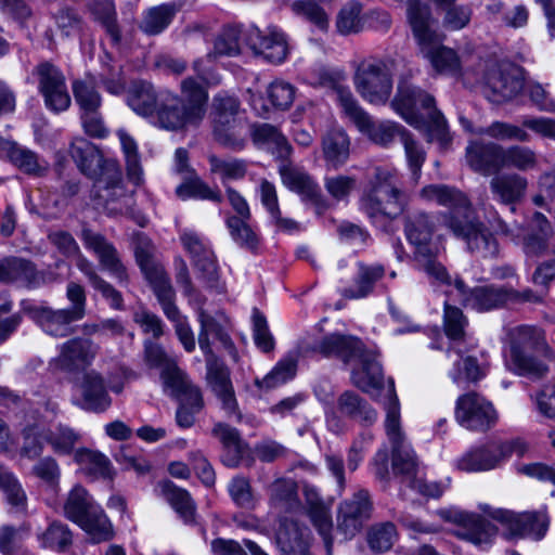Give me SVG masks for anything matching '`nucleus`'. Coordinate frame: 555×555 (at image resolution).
I'll return each mask as SVG.
<instances>
[{
	"mask_svg": "<svg viewBox=\"0 0 555 555\" xmlns=\"http://www.w3.org/2000/svg\"><path fill=\"white\" fill-rule=\"evenodd\" d=\"M440 515L447 521L457 526L454 535L461 540L473 543L476 546L490 545L498 534L496 526L492 525L485 517L464 511L446 509Z\"/></svg>",
	"mask_w": 555,
	"mask_h": 555,
	"instance_id": "dca6fc26",
	"label": "nucleus"
},
{
	"mask_svg": "<svg viewBox=\"0 0 555 555\" xmlns=\"http://www.w3.org/2000/svg\"><path fill=\"white\" fill-rule=\"evenodd\" d=\"M184 248L191 255L193 264L205 285L209 288L221 289L219 273L215 255L195 233L188 232L181 235Z\"/></svg>",
	"mask_w": 555,
	"mask_h": 555,
	"instance_id": "393cba45",
	"label": "nucleus"
},
{
	"mask_svg": "<svg viewBox=\"0 0 555 555\" xmlns=\"http://www.w3.org/2000/svg\"><path fill=\"white\" fill-rule=\"evenodd\" d=\"M363 349V344L358 338L343 334L325 336L317 347V350L324 357H334L345 363L356 360Z\"/></svg>",
	"mask_w": 555,
	"mask_h": 555,
	"instance_id": "72a5a7b5",
	"label": "nucleus"
},
{
	"mask_svg": "<svg viewBox=\"0 0 555 555\" xmlns=\"http://www.w3.org/2000/svg\"><path fill=\"white\" fill-rule=\"evenodd\" d=\"M493 198L504 205L514 206L520 203L528 189V180L518 172L494 173L489 182Z\"/></svg>",
	"mask_w": 555,
	"mask_h": 555,
	"instance_id": "7c9ffc66",
	"label": "nucleus"
},
{
	"mask_svg": "<svg viewBox=\"0 0 555 555\" xmlns=\"http://www.w3.org/2000/svg\"><path fill=\"white\" fill-rule=\"evenodd\" d=\"M418 95V111H424L428 118L429 139L437 141L442 147H447L451 141L447 121L443 115L437 109L435 98L422 89Z\"/></svg>",
	"mask_w": 555,
	"mask_h": 555,
	"instance_id": "c03bdc74",
	"label": "nucleus"
},
{
	"mask_svg": "<svg viewBox=\"0 0 555 555\" xmlns=\"http://www.w3.org/2000/svg\"><path fill=\"white\" fill-rule=\"evenodd\" d=\"M208 92L194 77L180 82V94L168 89L160 90L159 106L153 124L172 132L197 128L207 112Z\"/></svg>",
	"mask_w": 555,
	"mask_h": 555,
	"instance_id": "f03ea898",
	"label": "nucleus"
},
{
	"mask_svg": "<svg viewBox=\"0 0 555 555\" xmlns=\"http://www.w3.org/2000/svg\"><path fill=\"white\" fill-rule=\"evenodd\" d=\"M495 441L470 449L457 460V468L464 472H485L495 468L501 460Z\"/></svg>",
	"mask_w": 555,
	"mask_h": 555,
	"instance_id": "e433bc0d",
	"label": "nucleus"
},
{
	"mask_svg": "<svg viewBox=\"0 0 555 555\" xmlns=\"http://www.w3.org/2000/svg\"><path fill=\"white\" fill-rule=\"evenodd\" d=\"M455 354L454 367L450 373L451 378L454 383L460 384L461 382H478L486 375V370L481 366L477 359L472 356H464L463 351L457 347H452L448 351V357L452 358Z\"/></svg>",
	"mask_w": 555,
	"mask_h": 555,
	"instance_id": "4d7b16f0",
	"label": "nucleus"
},
{
	"mask_svg": "<svg viewBox=\"0 0 555 555\" xmlns=\"http://www.w3.org/2000/svg\"><path fill=\"white\" fill-rule=\"evenodd\" d=\"M99 506L88 493V491L76 485L68 493L67 499L64 503L63 509L65 516L77 524L86 515H89L91 509Z\"/></svg>",
	"mask_w": 555,
	"mask_h": 555,
	"instance_id": "0e129e2a",
	"label": "nucleus"
},
{
	"mask_svg": "<svg viewBox=\"0 0 555 555\" xmlns=\"http://www.w3.org/2000/svg\"><path fill=\"white\" fill-rule=\"evenodd\" d=\"M92 198L109 215H131L133 212L134 199L132 193L128 192L122 183L120 169L118 177L101 179L100 182L93 184Z\"/></svg>",
	"mask_w": 555,
	"mask_h": 555,
	"instance_id": "412c9836",
	"label": "nucleus"
},
{
	"mask_svg": "<svg viewBox=\"0 0 555 555\" xmlns=\"http://www.w3.org/2000/svg\"><path fill=\"white\" fill-rule=\"evenodd\" d=\"M212 135L216 142L232 151H242L248 137L247 120L237 98L218 93L212 100Z\"/></svg>",
	"mask_w": 555,
	"mask_h": 555,
	"instance_id": "39448f33",
	"label": "nucleus"
},
{
	"mask_svg": "<svg viewBox=\"0 0 555 555\" xmlns=\"http://www.w3.org/2000/svg\"><path fill=\"white\" fill-rule=\"evenodd\" d=\"M356 360H359V365L352 369L351 383L362 391L374 396L384 388V374L376 354L363 349Z\"/></svg>",
	"mask_w": 555,
	"mask_h": 555,
	"instance_id": "c85d7f7f",
	"label": "nucleus"
},
{
	"mask_svg": "<svg viewBox=\"0 0 555 555\" xmlns=\"http://www.w3.org/2000/svg\"><path fill=\"white\" fill-rule=\"evenodd\" d=\"M4 151L8 159L23 173L42 177L49 169V163L31 150L14 142H7Z\"/></svg>",
	"mask_w": 555,
	"mask_h": 555,
	"instance_id": "ea45409f",
	"label": "nucleus"
},
{
	"mask_svg": "<svg viewBox=\"0 0 555 555\" xmlns=\"http://www.w3.org/2000/svg\"><path fill=\"white\" fill-rule=\"evenodd\" d=\"M511 363L513 370L530 378H541L547 365L533 354L546 350V343L540 330L533 326L519 325L509 331Z\"/></svg>",
	"mask_w": 555,
	"mask_h": 555,
	"instance_id": "0eeeda50",
	"label": "nucleus"
},
{
	"mask_svg": "<svg viewBox=\"0 0 555 555\" xmlns=\"http://www.w3.org/2000/svg\"><path fill=\"white\" fill-rule=\"evenodd\" d=\"M385 274V268L382 264H358V275L354 287L347 288L344 296L349 299L366 297L374 289L375 283Z\"/></svg>",
	"mask_w": 555,
	"mask_h": 555,
	"instance_id": "bf43d9fd",
	"label": "nucleus"
},
{
	"mask_svg": "<svg viewBox=\"0 0 555 555\" xmlns=\"http://www.w3.org/2000/svg\"><path fill=\"white\" fill-rule=\"evenodd\" d=\"M422 89L409 83L406 80H400L395 98L390 102L391 108L399 114L408 124L418 127L421 118L418 116V95Z\"/></svg>",
	"mask_w": 555,
	"mask_h": 555,
	"instance_id": "c9c22d12",
	"label": "nucleus"
},
{
	"mask_svg": "<svg viewBox=\"0 0 555 555\" xmlns=\"http://www.w3.org/2000/svg\"><path fill=\"white\" fill-rule=\"evenodd\" d=\"M241 33L240 26L224 27L216 37L212 51L193 62V70L206 85L220 83L221 77L210 68L209 64L214 63L219 56H235L240 54Z\"/></svg>",
	"mask_w": 555,
	"mask_h": 555,
	"instance_id": "f3484780",
	"label": "nucleus"
},
{
	"mask_svg": "<svg viewBox=\"0 0 555 555\" xmlns=\"http://www.w3.org/2000/svg\"><path fill=\"white\" fill-rule=\"evenodd\" d=\"M420 196L447 208L439 214L442 224L457 238L464 241L472 253L483 257L498 253L492 233L478 220L468 196L461 190L447 184L424 186Z\"/></svg>",
	"mask_w": 555,
	"mask_h": 555,
	"instance_id": "f257e3e1",
	"label": "nucleus"
},
{
	"mask_svg": "<svg viewBox=\"0 0 555 555\" xmlns=\"http://www.w3.org/2000/svg\"><path fill=\"white\" fill-rule=\"evenodd\" d=\"M77 525L94 543L108 541L114 535L113 525L100 505L91 509Z\"/></svg>",
	"mask_w": 555,
	"mask_h": 555,
	"instance_id": "680f3d73",
	"label": "nucleus"
},
{
	"mask_svg": "<svg viewBox=\"0 0 555 555\" xmlns=\"http://www.w3.org/2000/svg\"><path fill=\"white\" fill-rule=\"evenodd\" d=\"M406 17L417 43H435L437 34L430 8L422 0H406Z\"/></svg>",
	"mask_w": 555,
	"mask_h": 555,
	"instance_id": "473e14b6",
	"label": "nucleus"
},
{
	"mask_svg": "<svg viewBox=\"0 0 555 555\" xmlns=\"http://www.w3.org/2000/svg\"><path fill=\"white\" fill-rule=\"evenodd\" d=\"M483 514L500 522L509 537H532L540 540L548 528V518L542 511L515 513L508 509L480 505Z\"/></svg>",
	"mask_w": 555,
	"mask_h": 555,
	"instance_id": "9d476101",
	"label": "nucleus"
},
{
	"mask_svg": "<svg viewBox=\"0 0 555 555\" xmlns=\"http://www.w3.org/2000/svg\"><path fill=\"white\" fill-rule=\"evenodd\" d=\"M421 52L438 73L453 77L462 75L461 62L454 50L444 46L427 43L421 46Z\"/></svg>",
	"mask_w": 555,
	"mask_h": 555,
	"instance_id": "8fccbe9b",
	"label": "nucleus"
},
{
	"mask_svg": "<svg viewBox=\"0 0 555 555\" xmlns=\"http://www.w3.org/2000/svg\"><path fill=\"white\" fill-rule=\"evenodd\" d=\"M552 234L553 228L546 217L541 212H534L529 221V232L524 237L525 253L529 256L542 255Z\"/></svg>",
	"mask_w": 555,
	"mask_h": 555,
	"instance_id": "49530a36",
	"label": "nucleus"
},
{
	"mask_svg": "<svg viewBox=\"0 0 555 555\" xmlns=\"http://www.w3.org/2000/svg\"><path fill=\"white\" fill-rule=\"evenodd\" d=\"M135 261L149 283L167 276L164 267L154 259L155 247L152 241L143 233L133 237Z\"/></svg>",
	"mask_w": 555,
	"mask_h": 555,
	"instance_id": "58836bf2",
	"label": "nucleus"
},
{
	"mask_svg": "<svg viewBox=\"0 0 555 555\" xmlns=\"http://www.w3.org/2000/svg\"><path fill=\"white\" fill-rule=\"evenodd\" d=\"M335 93L345 115L360 132L366 134L375 144L387 147L397 138L401 141L408 132L403 126L395 121L374 122L371 116L359 105L349 89L339 86L335 89Z\"/></svg>",
	"mask_w": 555,
	"mask_h": 555,
	"instance_id": "6e6552de",
	"label": "nucleus"
},
{
	"mask_svg": "<svg viewBox=\"0 0 555 555\" xmlns=\"http://www.w3.org/2000/svg\"><path fill=\"white\" fill-rule=\"evenodd\" d=\"M210 172L217 175L223 186H229L228 182L237 181L245 178L248 170V163L242 158L228 157L221 158L216 155L208 156Z\"/></svg>",
	"mask_w": 555,
	"mask_h": 555,
	"instance_id": "052dcab7",
	"label": "nucleus"
},
{
	"mask_svg": "<svg viewBox=\"0 0 555 555\" xmlns=\"http://www.w3.org/2000/svg\"><path fill=\"white\" fill-rule=\"evenodd\" d=\"M540 159L538 153L527 145H509L503 149V169H515L519 172L538 170Z\"/></svg>",
	"mask_w": 555,
	"mask_h": 555,
	"instance_id": "5fc2aeb1",
	"label": "nucleus"
},
{
	"mask_svg": "<svg viewBox=\"0 0 555 555\" xmlns=\"http://www.w3.org/2000/svg\"><path fill=\"white\" fill-rule=\"evenodd\" d=\"M77 461L83 469L95 478L112 479L113 468L111 461L104 454L92 450H79L76 453Z\"/></svg>",
	"mask_w": 555,
	"mask_h": 555,
	"instance_id": "338daca9",
	"label": "nucleus"
},
{
	"mask_svg": "<svg viewBox=\"0 0 555 555\" xmlns=\"http://www.w3.org/2000/svg\"><path fill=\"white\" fill-rule=\"evenodd\" d=\"M486 86L488 99L493 103H502L514 99L524 89V80L518 67L504 64L489 69Z\"/></svg>",
	"mask_w": 555,
	"mask_h": 555,
	"instance_id": "5701e85b",
	"label": "nucleus"
},
{
	"mask_svg": "<svg viewBox=\"0 0 555 555\" xmlns=\"http://www.w3.org/2000/svg\"><path fill=\"white\" fill-rule=\"evenodd\" d=\"M83 408L93 412H104L111 404L112 399L105 388L103 377L95 371L83 375L81 383Z\"/></svg>",
	"mask_w": 555,
	"mask_h": 555,
	"instance_id": "4c0bfd02",
	"label": "nucleus"
},
{
	"mask_svg": "<svg viewBox=\"0 0 555 555\" xmlns=\"http://www.w3.org/2000/svg\"><path fill=\"white\" fill-rule=\"evenodd\" d=\"M76 267L87 278L89 284L108 301L113 309H124L121 293L98 273L94 264L87 257L80 256L76 260Z\"/></svg>",
	"mask_w": 555,
	"mask_h": 555,
	"instance_id": "37998d69",
	"label": "nucleus"
},
{
	"mask_svg": "<svg viewBox=\"0 0 555 555\" xmlns=\"http://www.w3.org/2000/svg\"><path fill=\"white\" fill-rule=\"evenodd\" d=\"M206 384L216 398L219 408L228 418L241 422L243 415L238 406L229 367L221 360H214L211 358L208 364H206Z\"/></svg>",
	"mask_w": 555,
	"mask_h": 555,
	"instance_id": "2eb2a0df",
	"label": "nucleus"
},
{
	"mask_svg": "<svg viewBox=\"0 0 555 555\" xmlns=\"http://www.w3.org/2000/svg\"><path fill=\"white\" fill-rule=\"evenodd\" d=\"M212 435L220 440L225 450L223 463L229 467H236L248 450L238 430L228 424L217 423L212 428Z\"/></svg>",
	"mask_w": 555,
	"mask_h": 555,
	"instance_id": "79ce46f5",
	"label": "nucleus"
},
{
	"mask_svg": "<svg viewBox=\"0 0 555 555\" xmlns=\"http://www.w3.org/2000/svg\"><path fill=\"white\" fill-rule=\"evenodd\" d=\"M250 219L225 218V225L232 240L242 248L256 250L259 236L249 224Z\"/></svg>",
	"mask_w": 555,
	"mask_h": 555,
	"instance_id": "774afa93",
	"label": "nucleus"
},
{
	"mask_svg": "<svg viewBox=\"0 0 555 555\" xmlns=\"http://www.w3.org/2000/svg\"><path fill=\"white\" fill-rule=\"evenodd\" d=\"M91 11L95 21L109 37L112 44L119 46L122 36L114 0H96L91 5Z\"/></svg>",
	"mask_w": 555,
	"mask_h": 555,
	"instance_id": "13d9d810",
	"label": "nucleus"
},
{
	"mask_svg": "<svg viewBox=\"0 0 555 555\" xmlns=\"http://www.w3.org/2000/svg\"><path fill=\"white\" fill-rule=\"evenodd\" d=\"M275 541L282 555H310V531L293 519H281Z\"/></svg>",
	"mask_w": 555,
	"mask_h": 555,
	"instance_id": "c756f323",
	"label": "nucleus"
},
{
	"mask_svg": "<svg viewBox=\"0 0 555 555\" xmlns=\"http://www.w3.org/2000/svg\"><path fill=\"white\" fill-rule=\"evenodd\" d=\"M280 173L283 183L289 190L298 193L305 201L313 204L318 214L327 208V203L321 189L307 172L283 165L280 167Z\"/></svg>",
	"mask_w": 555,
	"mask_h": 555,
	"instance_id": "cd10ccee",
	"label": "nucleus"
},
{
	"mask_svg": "<svg viewBox=\"0 0 555 555\" xmlns=\"http://www.w3.org/2000/svg\"><path fill=\"white\" fill-rule=\"evenodd\" d=\"M165 387L171 390L180 404L198 412L205 408L201 388L194 385L184 372L176 373Z\"/></svg>",
	"mask_w": 555,
	"mask_h": 555,
	"instance_id": "09e8293b",
	"label": "nucleus"
},
{
	"mask_svg": "<svg viewBox=\"0 0 555 555\" xmlns=\"http://www.w3.org/2000/svg\"><path fill=\"white\" fill-rule=\"evenodd\" d=\"M198 322L201 324L198 345L205 354L206 364H208L211 358L219 360L212 352L209 340L210 335L218 339L224 347L233 349V343L222 325L202 308L198 309Z\"/></svg>",
	"mask_w": 555,
	"mask_h": 555,
	"instance_id": "a19ab883",
	"label": "nucleus"
},
{
	"mask_svg": "<svg viewBox=\"0 0 555 555\" xmlns=\"http://www.w3.org/2000/svg\"><path fill=\"white\" fill-rule=\"evenodd\" d=\"M392 61L372 59L362 62L354 75L359 94L369 103L384 105L392 92Z\"/></svg>",
	"mask_w": 555,
	"mask_h": 555,
	"instance_id": "1a4fd4ad",
	"label": "nucleus"
},
{
	"mask_svg": "<svg viewBox=\"0 0 555 555\" xmlns=\"http://www.w3.org/2000/svg\"><path fill=\"white\" fill-rule=\"evenodd\" d=\"M69 154L79 170L94 183L101 179L118 177L119 164L114 158H105L101 151L83 138L73 141Z\"/></svg>",
	"mask_w": 555,
	"mask_h": 555,
	"instance_id": "ddd939ff",
	"label": "nucleus"
},
{
	"mask_svg": "<svg viewBox=\"0 0 555 555\" xmlns=\"http://www.w3.org/2000/svg\"><path fill=\"white\" fill-rule=\"evenodd\" d=\"M33 73L38 79V90L44 99L46 106L54 112L67 109L70 96L62 70L51 62L44 61L39 63Z\"/></svg>",
	"mask_w": 555,
	"mask_h": 555,
	"instance_id": "aec40b11",
	"label": "nucleus"
},
{
	"mask_svg": "<svg viewBox=\"0 0 555 555\" xmlns=\"http://www.w3.org/2000/svg\"><path fill=\"white\" fill-rule=\"evenodd\" d=\"M404 232L408 241L415 247V261L418 268L426 273L430 283L451 286L452 276L429 245L435 232L433 218L424 211H415L405 218Z\"/></svg>",
	"mask_w": 555,
	"mask_h": 555,
	"instance_id": "7ed1b4c3",
	"label": "nucleus"
},
{
	"mask_svg": "<svg viewBox=\"0 0 555 555\" xmlns=\"http://www.w3.org/2000/svg\"><path fill=\"white\" fill-rule=\"evenodd\" d=\"M31 319L47 334L54 337H66L74 333V322L79 321L67 309L37 307L29 311Z\"/></svg>",
	"mask_w": 555,
	"mask_h": 555,
	"instance_id": "2f4dec72",
	"label": "nucleus"
},
{
	"mask_svg": "<svg viewBox=\"0 0 555 555\" xmlns=\"http://www.w3.org/2000/svg\"><path fill=\"white\" fill-rule=\"evenodd\" d=\"M160 90L156 91L152 83L146 81L134 82L128 90L127 103L140 116L154 120L159 106Z\"/></svg>",
	"mask_w": 555,
	"mask_h": 555,
	"instance_id": "f704fd0d",
	"label": "nucleus"
},
{
	"mask_svg": "<svg viewBox=\"0 0 555 555\" xmlns=\"http://www.w3.org/2000/svg\"><path fill=\"white\" fill-rule=\"evenodd\" d=\"M409 202L408 194L400 188L396 171L377 167L370 182V189L362 198V206L370 218L400 216Z\"/></svg>",
	"mask_w": 555,
	"mask_h": 555,
	"instance_id": "20e7f679",
	"label": "nucleus"
},
{
	"mask_svg": "<svg viewBox=\"0 0 555 555\" xmlns=\"http://www.w3.org/2000/svg\"><path fill=\"white\" fill-rule=\"evenodd\" d=\"M144 363L150 369H159L164 385L169 383L176 373H182L176 361L164 350V348L152 340L144 341Z\"/></svg>",
	"mask_w": 555,
	"mask_h": 555,
	"instance_id": "6e6d98bb",
	"label": "nucleus"
},
{
	"mask_svg": "<svg viewBox=\"0 0 555 555\" xmlns=\"http://www.w3.org/2000/svg\"><path fill=\"white\" fill-rule=\"evenodd\" d=\"M80 237L86 249L96 257L101 269L108 272L120 285L127 286L130 281L128 268L116 246L103 234L89 228L82 229Z\"/></svg>",
	"mask_w": 555,
	"mask_h": 555,
	"instance_id": "4468645a",
	"label": "nucleus"
},
{
	"mask_svg": "<svg viewBox=\"0 0 555 555\" xmlns=\"http://www.w3.org/2000/svg\"><path fill=\"white\" fill-rule=\"evenodd\" d=\"M157 489L184 522L190 524L194 521L195 504L186 490L178 488L169 480L160 481Z\"/></svg>",
	"mask_w": 555,
	"mask_h": 555,
	"instance_id": "3c124183",
	"label": "nucleus"
},
{
	"mask_svg": "<svg viewBox=\"0 0 555 555\" xmlns=\"http://www.w3.org/2000/svg\"><path fill=\"white\" fill-rule=\"evenodd\" d=\"M384 406L386 410L385 430L391 443L392 470L396 475H401L408 482L417 474L418 461L401 430L399 401L392 380H389V386L386 389Z\"/></svg>",
	"mask_w": 555,
	"mask_h": 555,
	"instance_id": "423d86ee",
	"label": "nucleus"
},
{
	"mask_svg": "<svg viewBox=\"0 0 555 555\" xmlns=\"http://www.w3.org/2000/svg\"><path fill=\"white\" fill-rule=\"evenodd\" d=\"M455 418L466 429L486 431L495 424L498 415L490 401L476 392H467L456 400Z\"/></svg>",
	"mask_w": 555,
	"mask_h": 555,
	"instance_id": "a211bd4d",
	"label": "nucleus"
},
{
	"mask_svg": "<svg viewBox=\"0 0 555 555\" xmlns=\"http://www.w3.org/2000/svg\"><path fill=\"white\" fill-rule=\"evenodd\" d=\"M99 346L91 339L76 337L61 345L60 354L53 360V364L66 372L83 370L92 363Z\"/></svg>",
	"mask_w": 555,
	"mask_h": 555,
	"instance_id": "a878e982",
	"label": "nucleus"
},
{
	"mask_svg": "<svg viewBox=\"0 0 555 555\" xmlns=\"http://www.w3.org/2000/svg\"><path fill=\"white\" fill-rule=\"evenodd\" d=\"M297 372V358L287 354L262 378L256 379V385L261 389H271L293 379Z\"/></svg>",
	"mask_w": 555,
	"mask_h": 555,
	"instance_id": "69168bd1",
	"label": "nucleus"
},
{
	"mask_svg": "<svg viewBox=\"0 0 555 555\" xmlns=\"http://www.w3.org/2000/svg\"><path fill=\"white\" fill-rule=\"evenodd\" d=\"M245 41L255 55L271 64H282L289 54L286 35L276 26L261 30L250 26L245 34Z\"/></svg>",
	"mask_w": 555,
	"mask_h": 555,
	"instance_id": "6ab92c4d",
	"label": "nucleus"
},
{
	"mask_svg": "<svg viewBox=\"0 0 555 555\" xmlns=\"http://www.w3.org/2000/svg\"><path fill=\"white\" fill-rule=\"evenodd\" d=\"M504 146L494 142L473 141L466 147L467 165L482 176H491L503 169Z\"/></svg>",
	"mask_w": 555,
	"mask_h": 555,
	"instance_id": "bb28decb",
	"label": "nucleus"
},
{
	"mask_svg": "<svg viewBox=\"0 0 555 555\" xmlns=\"http://www.w3.org/2000/svg\"><path fill=\"white\" fill-rule=\"evenodd\" d=\"M69 154L79 170L94 183L101 179L118 177L119 164L114 158H105L101 151L83 138L73 141Z\"/></svg>",
	"mask_w": 555,
	"mask_h": 555,
	"instance_id": "9b49d317",
	"label": "nucleus"
},
{
	"mask_svg": "<svg viewBox=\"0 0 555 555\" xmlns=\"http://www.w3.org/2000/svg\"><path fill=\"white\" fill-rule=\"evenodd\" d=\"M178 12L175 3H164L147 9L139 24V28L147 36H156L163 33L172 22Z\"/></svg>",
	"mask_w": 555,
	"mask_h": 555,
	"instance_id": "864d4df0",
	"label": "nucleus"
},
{
	"mask_svg": "<svg viewBox=\"0 0 555 555\" xmlns=\"http://www.w3.org/2000/svg\"><path fill=\"white\" fill-rule=\"evenodd\" d=\"M451 285H454L457 291L460 302L464 307H470L477 311L500 308L508 302L511 297L516 296L513 289L494 285L478 286L470 289L459 276L452 279Z\"/></svg>",
	"mask_w": 555,
	"mask_h": 555,
	"instance_id": "4be33fe9",
	"label": "nucleus"
},
{
	"mask_svg": "<svg viewBox=\"0 0 555 555\" xmlns=\"http://www.w3.org/2000/svg\"><path fill=\"white\" fill-rule=\"evenodd\" d=\"M69 154L79 170L94 183L101 179L118 177L119 164L114 158H105L101 151L83 138L73 141Z\"/></svg>",
	"mask_w": 555,
	"mask_h": 555,
	"instance_id": "f8f14e48",
	"label": "nucleus"
},
{
	"mask_svg": "<svg viewBox=\"0 0 555 555\" xmlns=\"http://www.w3.org/2000/svg\"><path fill=\"white\" fill-rule=\"evenodd\" d=\"M338 411L354 421L370 426L377 420V412L358 393L346 390L337 400Z\"/></svg>",
	"mask_w": 555,
	"mask_h": 555,
	"instance_id": "de8ad7c7",
	"label": "nucleus"
},
{
	"mask_svg": "<svg viewBox=\"0 0 555 555\" xmlns=\"http://www.w3.org/2000/svg\"><path fill=\"white\" fill-rule=\"evenodd\" d=\"M176 194L182 199L195 197L215 203H221L223 198L218 189H211L195 172H189L183 177V182L177 186Z\"/></svg>",
	"mask_w": 555,
	"mask_h": 555,
	"instance_id": "e2e57ef3",
	"label": "nucleus"
},
{
	"mask_svg": "<svg viewBox=\"0 0 555 555\" xmlns=\"http://www.w3.org/2000/svg\"><path fill=\"white\" fill-rule=\"evenodd\" d=\"M250 135L256 145L264 146L280 159H286L292 153V146L279 129L269 124H255Z\"/></svg>",
	"mask_w": 555,
	"mask_h": 555,
	"instance_id": "a18cd8bd",
	"label": "nucleus"
},
{
	"mask_svg": "<svg viewBox=\"0 0 555 555\" xmlns=\"http://www.w3.org/2000/svg\"><path fill=\"white\" fill-rule=\"evenodd\" d=\"M372 511L370 494L366 490H359L349 500L340 503L337 514V530L345 538L354 537L369 519Z\"/></svg>",
	"mask_w": 555,
	"mask_h": 555,
	"instance_id": "b1692460",
	"label": "nucleus"
},
{
	"mask_svg": "<svg viewBox=\"0 0 555 555\" xmlns=\"http://www.w3.org/2000/svg\"><path fill=\"white\" fill-rule=\"evenodd\" d=\"M350 140L341 130L328 131L322 140V152L327 166L337 169L349 158Z\"/></svg>",
	"mask_w": 555,
	"mask_h": 555,
	"instance_id": "603ef678",
	"label": "nucleus"
}]
</instances>
